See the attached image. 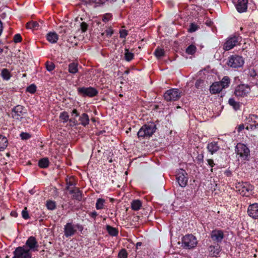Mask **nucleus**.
I'll use <instances>...</instances> for the list:
<instances>
[{
    "instance_id": "f257e3e1",
    "label": "nucleus",
    "mask_w": 258,
    "mask_h": 258,
    "mask_svg": "<svg viewBox=\"0 0 258 258\" xmlns=\"http://www.w3.org/2000/svg\"><path fill=\"white\" fill-rule=\"evenodd\" d=\"M236 188L239 194L242 196L249 197L252 195L253 187L246 182H238L236 184Z\"/></svg>"
},
{
    "instance_id": "f03ea898",
    "label": "nucleus",
    "mask_w": 258,
    "mask_h": 258,
    "mask_svg": "<svg viewBox=\"0 0 258 258\" xmlns=\"http://www.w3.org/2000/svg\"><path fill=\"white\" fill-rule=\"evenodd\" d=\"M156 130V125L154 124H145L138 132V136L139 138L150 137L155 132Z\"/></svg>"
},
{
    "instance_id": "7ed1b4c3",
    "label": "nucleus",
    "mask_w": 258,
    "mask_h": 258,
    "mask_svg": "<svg viewBox=\"0 0 258 258\" xmlns=\"http://www.w3.org/2000/svg\"><path fill=\"white\" fill-rule=\"evenodd\" d=\"M77 229L81 232L83 230V227L79 224L67 223L64 227V235L66 237H71L75 234Z\"/></svg>"
},
{
    "instance_id": "20e7f679",
    "label": "nucleus",
    "mask_w": 258,
    "mask_h": 258,
    "mask_svg": "<svg viewBox=\"0 0 258 258\" xmlns=\"http://www.w3.org/2000/svg\"><path fill=\"white\" fill-rule=\"evenodd\" d=\"M197 244V238L192 234L186 235L182 239V245L185 248L191 249L194 248Z\"/></svg>"
},
{
    "instance_id": "39448f33",
    "label": "nucleus",
    "mask_w": 258,
    "mask_h": 258,
    "mask_svg": "<svg viewBox=\"0 0 258 258\" xmlns=\"http://www.w3.org/2000/svg\"><path fill=\"white\" fill-rule=\"evenodd\" d=\"M244 62L242 57L237 55H232L228 57L227 64L231 68H238L241 67L243 65Z\"/></svg>"
},
{
    "instance_id": "423d86ee",
    "label": "nucleus",
    "mask_w": 258,
    "mask_h": 258,
    "mask_svg": "<svg viewBox=\"0 0 258 258\" xmlns=\"http://www.w3.org/2000/svg\"><path fill=\"white\" fill-rule=\"evenodd\" d=\"M22 247H25L27 250H29V252L32 253V252L38 250L39 244L35 237L31 236L28 238L25 245Z\"/></svg>"
},
{
    "instance_id": "0eeeda50",
    "label": "nucleus",
    "mask_w": 258,
    "mask_h": 258,
    "mask_svg": "<svg viewBox=\"0 0 258 258\" xmlns=\"http://www.w3.org/2000/svg\"><path fill=\"white\" fill-rule=\"evenodd\" d=\"M12 258H32V253L25 247L18 246L13 252Z\"/></svg>"
},
{
    "instance_id": "6e6552de",
    "label": "nucleus",
    "mask_w": 258,
    "mask_h": 258,
    "mask_svg": "<svg viewBox=\"0 0 258 258\" xmlns=\"http://www.w3.org/2000/svg\"><path fill=\"white\" fill-rule=\"evenodd\" d=\"M235 151L242 160H246L249 155V149L243 144L238 143L236 146Z\"/></svg>"
},
{
    "instance_id": "1a4fd4ad",
    "label": "nucleus",
    "mask_w": 258,
    "mask_h": 258,
    "mask_svg": "<svg viewBox=\"0 0 258 258\" xmlns=\"http://www.w3.org/2000/svg\"><path fill=\"white\" fill-rule=\"evenodd\" d=\"M240 39V38L236 36L228 38L223 45V49L228 51L232 49L239 44Z\"/></svg>"
},
{
    "instance_id": "9d476101",
    "label": "nucleus",
    "mask_w": 258,
    "mask_h": 258,
    "mask_svg": "<svg viewBox=\"0 0 258 258\" xmlns=\"http://www.w3.org/2000/svg\"><path fill=\"white\" fill-rule=\"evenodd\" d=\"M164 97L167 101H175L180 98V93L178 89H170L164 93Z\"/></svg>"
},
{
    "instance_id": "9b49d317",
    "label": "nucleus",
    "mask_w": 258,
    "mask_h": 258,
    "mask_svg": "<svg viewBox=\"0 0 258 258\" xmlns=\"http://www.w3.org/2000/svg\"><path fill=\"white\" fill-rule=\"evenodd\" d=\"M229 82H214L210 86V91L212 94L220 93L223 88L228 86Z\"/></svg>"
},
{
    "instance_id": "f8f14e48",
    "label": "nucleus",
    "mask_w": 258,
    "mask_h": 258,
    "mask_svg": "<svg viewBox=\"0 0 258 258\" xmlns=\"http://www.w3.org/2000/svg\"><path fill=\"white\" fill-rule=\"evenodd\" d=\"M250 92L249 87L243 84L238 85L235 89L234 95L237 97H243Z\"/></svg>"
},
{
    "instance_id": "ddd939ff",
    "label": "nucleus",
    "mask_w": 258,
    "mask_h": 258,
    "mask_svg": "<svg viewBox=\"0 0 258 258\" xmlns=\"http://www.w3.org/2000/svg\"><path fill=\"white\" fill-rule=\"evenodd\" d=\"M79 93L83 96L92 97L96 96L98 92L92 87H80L78 88Z\"/></svg>"
},
{
    "instance_id": "4468645a",
    "label": "nucleus",
    "mask_w": 258,
    "mask_h": 258,
    "mask_svg": "<svg viewBox=\"0 0 258 258\" xmlns=\"http://www.w3.org/2000/svg\"><path fill=\"white\" fill-rule=\"evenodd\" d=\"M247 125L245 128L247 130H253L258 127V117L255 115H250L247 118L246 122Z\"/></svg>"
},
{
    "instance_id": "2eb2a0df",
    "label": "nucleus",
    "mask_w": 258,
    "mask_h": 258,
    "mask_svg": "<svg viewBox=\"0 0 258 258\" xmlns=\"http://www.w3.org/2000/svg\"><path fill=\"white\" fill-rule=\"evenodd\" d=\"M24 108L21 105H17L13 110L12 115L15 119L21 120L25 112L23 111Z\"/></svg>"
},
{
    "instance_id": "dca6fc26",
    "label": "nucleus",
    "mask_w": 258,
    "mask_h": 258,
    "mask_svg": "<svg viewBox=\"0 0 258 258\" xmlns=\"http://www.w3.org/2000/svg\"><path fill=\"white\" fill-rule=\"evenodd\" d=\"M185 171L181 169L176 175V179L181 187H184L187 182V178L185 176Z\"/></svg>"
},
{
    "instance_id": "f3484780",
    "label": "nucleus",
    "mask_w": 258,
    "mask_h": 258,
    "mask_svg": "<svg viewBox=\"0 0 258 258\" xmlns=\"http://www.w3.org/2000/svg\"><path fill=\"white\" fill-rule=\"evenodd\" d=\"M248 215L253 219L258 218V204L254 203L249 206L247 209Z\"/></svg>"
},
{
    "instance_id": "a211bd4d",
    "label": "nucleus",
    "mask_w": 258,
    "mask_h": 258,
    "mask_svg": "<svg viewBox=\"0 0 258 258\" xmlns=\"http://www.w3.org/2000/svg\"><path fill=\"white\" fill-rule=\"evenodd\" d=\"M223 233L221 230H213L211 234V237L213 240L220 242L223 238Z\"/></svg>"
},
{
    "instance_id": "6ab92c4d",
    "label": "nucleus",
    "mask_w": 258,
    "mask_h": 258,
    "mask_svg": "<svg viewBox=\"0 0 258 258\" xmlns=\"http://www.w3.org/2000/svg\"><path fill=\"white\" fill-rule=\"evenodd\" d=\"M248 0H238L236 8L239 13L245 12L247 8Z\"/></svg>"
},
{
    "instance_id": "aec40b11",
    "label": "nucleus",
    "mask_w": 258,
    "mask_h": 258,
    "mask_svg": "<svg viewBox=\"0 0 258 258\" xmlns=\"http://www.w3.org/2000/svg\"><path fill=\"white\" fill-rule=\"evenodd\" d=\"M211 76L210 75V73L207 70L205 69L204 70L200 71L197 75V77H199L197 79V81H203L204 79L210 80Z\"/></svg>"
},
{
    "instance_id": "412c9836",
    "label": "nucleus",
    "mask_w": 258,
    "mask_h": 258,
    "mask_svg": "<svg viewBox=\"0 0 258 258\" xmlns=\"http://www.w3.org/2000/svg\"><path fill=\"white\" fill-rule=\"evenodd\" d=\"M70 193L73 195V198L80 201L82 200V193L78 188L74 187L71 189Z\"/></svg>"
},
{
    "instance_id": "4be33fe9",
    "label": "nucleus",
    "mask_w": 258,
    "mask_h": 258,
    "mask_svg": "<svg viewBox=\"0 0 258 258\" xmlns=\"http://www.w3.org/2000/svg\"><path fill=\"white\" fill-rule=\"evenodd\" d=\"M46 39L50 43H55L57 41L58 36L56 33L54 32H50L47 34Z\"/></svg>"
},
{
    "instance_id": "5701e85b",
    "label": "nucleus",
    "mask_w": 258,
    "mask_h": 258,
    "mask_svg": "<svg viewBox=\"0 0 258 258\" xmlns=\"http://www.w3.org/2000/svg\"><path fill=\"white\" fill-rule=\"evenodd\" d=\"M207 149L212 154H213L219 150V147L217 142H212L208 144Z\"/></svg>"
},
{
    "instance_id": "b1692460",
    "label": "nucleus",
    "mask_w": 258,
    "mask_h": 258,
    "mask_svg": "<svg viewBox=\"0 0 258 258\" xmlns=\"http://www.w3.org/2000/svg\"><path fill=\"white\" fill-rule=\"evenodd\" d=\"M209 253L211 256H217L220 251L219 245L210 246L209 248Z\"/></svg>"
},
{
    "instance_id": "393cba45",
    "label": "nucleus",
    "mask_w": 258,
    "mask_h": 258,
    "mask_svg": "<svg viewBox=\"0 0 258 258\" xmlns=\"http://www.w3.org/2000/svg\"><path fill=\"white\" fill-rule=\"evenodd\" d=\"M8 140L6 137L0 135V151L4 150L8 146Z\"/></svg>"
},
{
    "instance_id": "a878e982",
    "label": "nucleus",
    "mask_w": 258,
    "mask_h": 258,
    "mask_svg": "<svg viewBox=\"0 0 258 258\" xmlns=\"http://www.w3.org/2000/svg\"><path fill=\"white\" fill-rule=\"evenodd\" d=\"M142 206V203L140 200H134L131 204L132 209L135 211L140 210Z\"/></svg>"
},
{
    "instance_id": "bb28decb",
    "label": "nucleus",
    "mask_w": 258,
    "mask_h": 258,
    "mask_svg": "<svg viewBox=\"0 0 258 258\" xmlns=\"http://www.w3.org/2000/svg\"><path fill=\"white\" fill-rule=\"evenodd\" d=\"M79 120L80 123L83 125L86 126L89 124V116L86 113H83L80 117Z\"/></svg>"
},
{
    "instance_id": "cd10ccee",
    "label": "nucleus",
    "mask_w": 258,
    "mask_h": 258,
    "mask_svg": "<svg viewBox=\"0 0 258 258\" xmlns=\"http://www.w3.org/2000/svg\"><path fill=\"white\" fill-rule=\"evenodd\" d=\"M154 53L158 59H160L165 55V51L163 48L157 47Z\"/></svg>"
},
{
    "instance_id": "c85d7f7f",
    "label": "nucleus",
    "mask_w": 258,
    "mask_h": 258,
    "mask_svg": "<svg viewBox=\"0 0 258 258\" xmlns=\"http://www.w3.org/2000/svg\"><path fill=\"white\" fill-rule=\"evenodd\" d=\"M26 27L28 29L37 30L39 29V25L35 21H31L27 23Z\"/></svg>"
},
{
    "instance_id": "c756f323",
    "label": "nucleus",
    "mask_w": 258,
    "mask_h": 258,
    "mask_svg": "<svg viewBox=\"0 0 258 258\" xmlns=\"http://www.w3.org/2000/svg\"><path fill=\"white\" fill-rule=\"evenodd\" d=\"M49 161L46 158L40 159L38 162V165L42 168H47L49 166Z\"/></svg>"
},
{
    "instance_id": "7c9ffc66",
    "label": "nucleus",
    "mask_w": 258,
    "mask_h": 258,
    "mask_svg": "<svg viewBox=\"0 0 258 258\" xmlns=\"http://www.w3.org/2000/svg\"><path fill=\"white\" fill-rule=\"evenodd\" d=\"M134 57V53L130 52L128 49L125 48V52H124L125 60L127 61H130L133 59Z\"/></svg>"
},
{
    "instance_id": "2f4dec72",
    "label": "nucleus",
    "mask_w": 258,
    "mask_h": 258,
    "mask_svg": "<svg viewBox=\"0 0 258 258\" xmlns=\"http://www.w3.org/2000/svg\"><path fill=\"white\" fill-rule=\"evenodd\" d=\"M230 105L233 107L235 110L239 109L240 107V104L239 102H236L233 98H230L228 101Z\"/></svg>"
},
{
    "instance_id": "473e14b6",
    "label": "nucleus",
    "mask_w": 258,
    "mask_h": 258,
    "mask_svg": "<svg viewBox=\"0 0 258 258\" xmlns=\"http://www.w3.org/2000/svg\"><path fill=\"white\" fill-rule=\"evenodd\" d=\"M1 75L4 80H8L10 79L11 75L9 71L7 69H4L2 71Z\"/></svg>"
},
{
    "instance_id": "72a5a7b5",
    "label": "nucleus",
    "mask_w": 258,
    "mask_h": 258,
    "mask_svg": "<svg viewBox=\"0 0 258 258\" xmlns=\"http://www.w3.org/2000/svg\"><path fill=\"white\" fill-rule=\"evenodd\" d=\"M197 50V48L194 45H190L186 49V52L188 54H194Z\"/></svg>"
},
{
    "instance_id": "f704fd0d",
    "label": "nucleus",
    "mask_w": 258,
    "mask_h": 258,
    "mask_svg": "<svg viewBox=\"0 0 258 258\" xmlns=\"http://www.w3.org/2000/svg\"><path fill=\"white\" fill-rule=\"evenodd\" d=\"M78 66L75 63H72L69 66V71L71 73H76L78 71Z\"/></svg>"
},
{
    "instance_id": "c9c22d12",
    "label": "nucleus",
    "mask_w": 258,
    "mask_h": 258,
    "mask_svg": "<svg viewBox=\"0 0 258 258\" xmlns=\"http://www.w3.org/2000/svg\"><path fill=\"white\" fill-rule=\"evenodd\" d=\"M45 67L46 70L49 72L53 71L55 68V65L54 63L49 61H47L45 62Z\"/></svg>"
},
{
    "instance_id": "e433bc0d",
    "label": "nucleus",
    "mask_w": 258,
    "mask_h": 258,
    "mask_svg": "<svg viewBox=\"0 0 258 258\" xmlns=\"http://www.w3.org/2000/svg\"><path fill=\"white\" fill-rule=\"evenodd\" d=\"M59 118L61 120H63V122H67L69 120V115L67 112L63 111L60 113Z\"/></svg>"
},
{
    "instance_id": "4c0bfd02",
    "label": "nucleus",
    "mask_w": 258,
    "mask_h": 258,
    "mask_svg": "<svg viewBox=\"0 0 258 258\" xmlns=\"http://www.w3.org/2000/svg\"><path fill=\"white\" fill-rule=\"evenodd\" d=\"M36 86L33 84L28 86L26 89V91L31 94H34L36 91Z\"/></svg>"
},
{
    "instance_id": "58836bf2",
    "label": "nucleus",
    "mask_w": 258,
    "mask_h": 258,
    "mask_svg": "<svg viewBox=\"0 0 258 258\" xmlns=\"http://www.w3.org/2000/svg\"><path fill=\"white\" fill-rule=\"evenodd\" d=\"M67 187L66 188L68 190H69L70 191L71 189H73L74 188H72L71 186H74V183L73 179L72 178H70L69 179H67Z\"/></svg>"
},
{
    "instance_id": "ea45409f",
    "label": "nucleus",
    "mask_w": 258,
    "mask_h": 258,
    "mask_svg": "<svg viewBox=\"0 0 258 258\" xmlns=\"http://www.w3.org/2000/svg\"><path fill=\"white\" fill-rule=\"evenodd\" d=\"M104 200L102 199H99L96 204V208L97 209H102L103 208V204Z\"/></svg>"
},
{
    "instance_id": "a19ab883",
    "label": "nucleus",
    "mask_w": 258,
    "mask_h": 258,
    "mask_svg": "<svg viewBox=\"0 0 258 258\" xmlns=\"http://www.w3.org/2000/svg\"><path fill=\"white\" fill-rule=\"evenodd\" d=\"M46 206L49 210H54L56 207L55 203L51 201H48L46 204Z\"/></svg>"
},
{
    "instance_id": "79ce46f5",
    "label": "nucleus",
    "mask_w": 258,
    "mask_h": 258,
    "mask_svg": "<svg viewBox=\"0 0 258 258\" xmlns=\"http://www.w3.org/2000/svg\"><path fill=\"white\" fill-rule=\"evenodd\" d=\"M22 215L23 218L26 220L30 218L27 207H25L23 210L22 212Z\"/></svg>"
},
{
    "instance_id": "37998d69",
    "label": "nucleus",
    "mask_w": 258,
    "mask_h": 258,
    "mask_svg": "<svg viewBox=\"0 0 258 258\" xmlns=\"http://www.w3.org/2000/svg\"><path fill=\"white\" fill-rule=\"evenodd\" d=\"M112 34L113 29L111 27H109L105 30V32L103 33V35H105L107 37H109L111 36Z\"/></svg>"
},
{
    "instance_id": "c03bdc74",
    "label": "nucleus",
    "mask_w": 258,
    "mask_h": 258,
    "mask_svg": "<svg viewBox=\"0 0 258 258\" xmlns=\"http://www.w3.org/2000/svg\"><path fill=\"white\" fill-rule=\"evenodd\" d=\"M111 17H112L111 14L107 13L103 16L102 19L103 22H108L109 20H110Z\"/></svg>"
},
{
    "instance_id": "a18cd8bd",
    "label": "nucleus",
    "mask_w": 258,
    "mask_h": 258,
    "mask_svg": "<svg viewBox=\"0 0 258 258\" xmlns=\"http://www.w3.org/2000/svg\"><path fill=\"white\" fill-rule=\"evenodd\" d=\"M118 258H127V252L125 249H122L119 252Z\"/></svg>"
},
{
    "instance_id": "49530a36",
    "label": "nucleus",
    "mask_w": 258,
    "mask_h": 258,
    "mask_svg": "<svg viewBox=\"0 0 258 258\" xmlns=\"http://www.w3.org/2000/svg\"><path fill=\"white\" fill-rule=\"evenodd\" d=\"M22 41V37L20 34H16L14 37V41L15 43L20 42Z\"/></svg>"
},
{
    "instance_id": "de8ad7c7",
    "label": "nucleus",
    "mask_w": 258,
    "mask_h": 258,
    "mask_svg": "<svg viewBox=\"0 0 258 258\" xmlns=\"http://www.w3.org/2000/svg\"><path fill=\"white\" fill-rule=\"evenodd\" d=\"M198 29V26L196 24L191 23L189 28V31L190 32H194Z\"/></svg>"
},
{
    "instance_id": "09e8293b",
    "label": "nucleus",
    "mask_w": 258,
    "mask_h": 258,
    "mask_svg": "<svg viewBox=\"0 0 258 258\" xmlns=\"http://www.w3.org/2000/svg\"><path fill=\"white\" fill-rule=\"evenodd\" d=\"M119 35L120 38H125L127 35V31L124 29H120L119 30Z\"/></svg>"
},
{
    "instance_id": "8fccbe9b",
    "label": "nucleus",
    "mask_w": 258,
    "mask_h": 258,
    "mask_svg": "<svg viewBox=\"0 0 258 258\" xmlns=\"http://www.w3.org/2000/svg\"><path fill=\"white\" fill-rule=\"evenodd\" d=\"M248 75H249L250 77H254L256 75V73L253 68L249 69L248 71Z\"/></svg>"
},
{
    "instance_id": "3c124183",
    "label": "nucleus",
    "mask_w": 258,
    "mask_h": 258,
    "mask_svg": "<svg viewBox=\"0 0 258 258\" xmlns=\"http://www.w3.org/2000/svg\"><path fill=\"white\" fill-rule=\"evenodd\" d=\"M88 28V25L85 22H82L81 24V29L82 32H85Z\"/></svg>"
},
{
    "instance_id": "603ef678",
    "label": "nucleus",
    "mask_w": 258,
    "mask_h": 258,
    "mask_svg": "<svg viewBox=\"0 0 258 258\" xmlns=\"http://www.w3.org/2000/svg\"><path fill=\"white\" fill-rule=\"evenodd\" d=\"M21 137L22 139H28L30 138L29 134L22 133L21 134Z\"/></svg>"
},
{
    "instance_id": "864d4df0",
    "label": "nucleus",
    "mask_w": 258,
    "mask_h": 258,
    "mask_svg": "<svg viewBox=\"0 0 258 258\" xmlns=\"http://www.w3.org/2000/svg\"><path fill=\"white\" fill-rule=\"evenodd\" d=\"M244 128H245V125L243 124H241L237 126L236 129L238 132H240Z\"/></svg>"
},
{
    "instance_id": "5fc2aeb1",
    "label": "nucleus",
    "mask_w": 258,
    "mask_h": 258,
    "mask_svg": "<svg viewBox=\"0 0 258 258\" xmlns=\"http://www.w3.org/2000/svg\"><path fill=\"white\" fill-rule=\"evenodd\" d=\"M107 229L110 235H113V227L110 226H107Z\"/></svg>"
},
{
    "instance_id": "6e6d98bb",
    "label": "nucleus",
    "mask_w": 258,
    "mask_h": 258,
    "mask_svg": "<svg viewBox=\"0 0 258 258\" xmlns=\"http://www.w3.org/2000/svg\"><path fill=\"white\" fill-rule=\"evenodd\" d=\"M207 162L208 163V164L211 167H213L214 165H215V163H214V161L212 160V159H208L207 160Z\"/></svg>"
},
{
    "instance_id": "4d7b16f0",
    "label": "nucleus",
    "mask_w": 258,
    "mask_h": 258,
    "mask_svg": "<svg viewBox=\"0 0 258 258\" xmlns=\"http://www.w3.org/2000/svg\"><path fill=\"white\" fill-rule=\"evenodd\" d=\"M72 113V115L75 114L76 116H78L79 115V113H78V111L76 109H73Z\"/></svg>"
},
{
    "instance_id": "13d9d810",
    "label": "nucleus",
    "mask_w": 258,
    "mask_h": 258,
    "mask_svg": "<svg viewBox=\"0 0 258 258\" xmlns=\"http://www.w3.org/2000/svg\"><path fill=\"white\" fill-rule=\"evenodd\" d=\"M90 215L93 218H95V217L97 216V213L95 211L91 212Z\"/></svg>"
},
{
    "instance_id": "bf43d9fd",
    "label": "nucleus",
    "mask_w": 258,
    "mask_h": 258,
    "mask_svg": "<svg viewBox=\"0 0 258 258\" xmlns=\"http://www.w3.org/2000/svg\"><path fill=\"white\" fill-rule=\"evenodd\" d=\"M95 3L96 4L100 5L103 4L104 3V2L102 0H95Z\"/></svg>"
},
{
    "instance_id": "052dcab7",
    "label": "nucleus",
    "mask_w": 258,
    "mask_h": 258,
    "mask_svg": "<svg viewBox=\"0 0 258 258\" xmlns=\"http://www.w3.org/2000/svg\"><path fill=\"white\" fill-rule=\"evenodd\" d=\"M230 80V79L227 76H224L221 81H229Z\"/></svg>"
},
{
    "instance_id": "680f3d73",
    "label": "nucleus",
    "mask_w": 258,
    "mask_h": 258,
    "mask_svg": "<svg viewBox=\"0 0 258 258\" xmlns=\"http://www.w3.org/2000/svg\"><path fill=\"white\" fill-rule=\"evenodd\" d=\"M118 234V230L114 228V236H116Z\"/></svg>"
},
{
    "instance_id": "e2e57ef3",
    "label": "nucleus",
    "mask_w": 258,
    "mask_h": 258,
    "mask_svg": "<svg viewBox=\"0 0 258 258\" xmlns=\"http://www.w3.org/2000/svg\"><path fill=\"white\" fill-rule=\"evenodd\" d=\"M142 244L141 242H138L137 243V246H141Z\"/></svg>"
},
{
    "instance_id": "0e129e2a",
    "label": "nucleus",
    "mask_w": 258,
    "mask_h": 258,
    "mask_svg": "<svg viewBox=\"0 0 258 258\" xmlns=\"http://www.w3.org/2000/svg\"><path fill=\"white\" fill-rule=\"evenodd\" d=\"M3 51V49L0 48V52H2Z\"/></svg>"
},
{
    "instance_id": "69168bd1",
    "label": "nucleus",
    "mask_w": 258,
    "mask_h": 258,
    "mask_svg": "<svg viewBox=\"0 0 258 258\" xmlns=\"http://www.w3.org/2000/svg\"><path fill=\"white\" fill-rule=\"evenodd\" d=\"M92 120L93 121H95L94 119H92Z\"/></svg>"
},
{
    "instance_id": "338daca9",
    "label": "nucleus",
    "mask_w": 258,
    "mask_h": 258,
    "mask_svg": "<svg viewBox=\"0 0 258 258\" xmlns=\"http://www.w3.org/2000/svg\"><path fill=\"white\" fill-rule=\"evenodd\" d=\"M110 201H112L113 200H112V199L111 198V199H110Z\"/></svg>"
},
{
    "instance_id": "774afa93",
    "label": "nucleus",
    "mask_w": 258,
    "mask_h": 258,
    "mask_svg": "<svg viewBox=\"0 0 258 258\" xmlns=\"http://www.w3.org/2000/svg\"><path fill=\"white\" fill-rule=\"evenodd\" d=\"M111 161H112V160L110 159V160H109V162H111Z\"/></svg>"
}]
</instances>
